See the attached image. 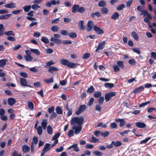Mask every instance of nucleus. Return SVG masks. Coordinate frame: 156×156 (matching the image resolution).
<instances>
[{
	"instance_id": "nucleus-1",
	"label": "nucleus",
	"mask_w": 156,
	"mask_h": 156,
	"mask_svg": "<svg viewBox=\"0 0 156 156\" xmlns=\"http://www.w3.org/2000/svg\"><path fill=\"white\" fill-rule=\"evenodd\" d=\"M84 120V118L82 116L75 117L72 119L70 123L72 125L77 124L78 126H81L83 124Z\"/></svg>"
},
{
	"instance_id": "nucleus-2",
	"label": "nucleus",
	"mask_w": 156,
	"mask_h": 156,
	"mask_svg": "<svg viewBox=\"0 0 156 156\" xmlns=\"http://www.w3.org/2000/svg\"><path fill=\"white\" fill-rule=\"evenodd\" d=\"M85 9L83 7H80L79 5H74L71 9V11L73 13L79 12L81 13H83L85 11Z\"/></svg>"
},
{
	"instance_id": "nucleus-3",
	"label": "nucleus",
	"mask_w": 156,
	"mask_h": 156,
	"mask_svg": "<svg viewBox=\"0 0 156 156\" xmlns=\"http://www.w3.org/2000/svg\"><path fill=\"white\" fill-rule=\"evenodd\" d=\"M60 62L62 65L72 68H76L78 65L76 63L71 62L65 59H61Z\"/></svg>"
},
{
	"instance_id": "nucleus-4",
	"label": "nucleus",
	"mask_w": 156,
	"mask_h": 156,
	"mask_svg": "<svg viewBox=\"0 0 156 156\" xmlns=\"http://www.w3.org/2000/svg\"><path fill=\"white\" fill-rule=\"evenodd\" d=\"M116 95V92L114 91L110 92L105 94V99L106 102H108L111 98L115 96Z\"/></svg>"
},
{
	"instance_id": "nucleus-5",
	"label": "nucleus",
	"mask_w": 156,
	"mask_h": 156,
	"mask_svg": "<svg viewBox=\"0 0 156 156\" xmlns=\"http://www.w3.org/2000/svg\"><path fill=\"white\" fill-rule=\"evenodd\" d=\"M72 129L74 130V133L75 134L77 135L79 134L82 129L81 126H76L74 125L72 127Z\"/></svg>"
},
{
	"instance_id": "nucleus-6",
	"label": "nucleus",
	"mask_w": 156,
	"mask_h": 156,
	"mask_svg": "<svg viewBox=\"0 0 156 156\" xmlns=\"http://www.w3.org/2000/svg\"><path fill=\"white\" fill-rule=\"evenodd\" d=\"M86 106L85 105H81L78 110L76 112V114L78 115H80V113H82L86 109Z\"/></svg>"
},
{
	"instance_id": "nucleus-7",
	"label": "nucleus",
	"mask_w": 156,
	"mask_h": 156,
	"mask_svg": "<svg viewBox=\"0 0 156 156\" xmlns=\"http://www.w3.org/2000/svg\"><path fill=\"white\" fill-rule=\"evenodd\" d=\"M94 26H95L94 25V23L92 21H89L87 23V30L88 31H90L92 29V27H94Z\"/></svg>"
},
{
	"instance_id": "nucleus-8",
	"label": "nucleus",
	"mask_w": 156,
	"mask_h": 156,
	"mask_svg": "<svg viewBox=\"0 0 156 156\" xmlns=\"http://www.w3.org/2000/svg\"><path fill=\"white\" fill-rule=\"evenodd\" d=\"M105 42L104 41H101L99 43L97 49L95 50V51L97 52L99 50H102L104 48V45Z\"/></svg>"
},
{
	"instance_id": "nucleus-9",
	"label": "nucleus",
	"mask_w": 156,
	"mask_h": 156,
	"mask_svg": "<svg viewBox=\"0 0 156 156\" xmlns=\"http://www.w3.org/2000/svg\"><path fill=\"white\" fill-rule=\"evenodd\" d=\"M136 126L138 128H144L146 127V124L144 122H138L135 123Z\"/></svg>"
},
{
	"instance_id": "nucleus-10",
	"label": "nucleus",
	"mask_w": 156,
	"mask_h": 156,
	"mask_svg": "<svg viewBox=\"0 0 156 156\" xmlns=\"http://www.w3.org/2000/svg\"><path fill=\"white\" fill-rule=\"evenodd\" d=\"M5 7L6 8L11 9L15 8L16 7V5L15 3L11 2L9 3L5 4Z\"/></svg>"
},
{
	"instance_id": "nucleus-11",
	"label": "nucleus",
	"mask_w": 156,
	"mask_h": 156,
	"mask_svg": "<svg viewBox=\"0 0 156 156\" xmlns=\"http://www.w3.org/2000/svg\"><path fill=\"white\" fill-rule=\"evenodd\" d=\"M94 30L98 34H101L104 33V31L102 29H101L99 27H97L96 26H94Z\"/></svg>"
},
{
	"instance_id": "nucleus-12",
	"label": "nucleus",
	"mask_w": 156,
	"mask_h": 156,
	"mask_svg": "<svg viewBox=\"0 0 156 156\" xmlns=\"http://www.w3.org/2000/svg\"><path fill=\"white\" fill-rule=\"evenodd\" d=\"M144 89V87L143 86H140L135 89L133 92L134 94H137L139 92H141Z\"/></svg>"
},
{
	"instance_id": "nucleus-13",
	"label": "nucleus",
	"mask_w": 156,
	"mask_h": 156,
	"mask_svg": "<svg viewBox=\"0 0 156 156\" xmlns=\"http://www.w3.org/2000/svg\"><path fill=\"white\" fill-rule=\"evenodd\" d=\"M7 101L9 105L12 106L16 103V100L13 98H9L8 99Z\"/></svg>"
},
{
	"instance_id": "nucleus-14",
	"label": "nucleus",
	"mask_w": 156,
	"mask_h": 156,
	"mask_svg": "<svg viewBox=\"0 0 156 156\" xmlns=\"http://www.w3.org/2000/svg\"><path fill=\"white\" fill-rule=\"evenodd\" d=\"M119 15L118 12H114L111 16V19L116 20L118 19L119 17Z\"/></svg>"
},
{
	"instance_id": "nucleus-15",
	"label": "nucleus",
	"mask_w": 156,
	"mask_h": 156,
	"mask_svg": "<svg viewBox=\"0 0 156 156\" xmlns=\"http://www.w3.org/2000/svg\"><path fill=\"white\" fill-rule=\"evenodd\" d=\"M48 124L47 121L46 119H43L41 123V125L43 129L45 130L47 128V126Z\"/></svg>"
},
{
	"instance_id": "nucleus-16",
	"label": "nucleus",
	"mask_w": 156,
	"mask_h": 156,
	"mask_svg": "<svg viewBox=\"0 0 156 156\" xmlns=\"http://www.w3.org/2000/svg\"><path fill=\"white\" fill-rule=\"evenodd\" d=\"M71 148H73L74 151L76 152H78L79 149L78 147V145L77 144H74L68 148V149L69 150Z\"/></svg>"
},
{
	"instance_id": "nucleus-17",
	"label": "nucleus",
	"mask_w": 156,
	"mask_h": 156,
	"mask_svg": "<svg viewBox=\"0 0 156 156\" xmlns=\"http://www.w3.org/2000/svg\"><path fill=\"white\" fill-rule=\"evenodd\" d=\"M20 83L21 85L23 87H26L27 86V82L25 79L23 78H20Z\"/></svg>"
},
{
	"instance_id": "nucleus-18",
	"label": "nucleus",
	"mask_w": 156,
	"mask_h": 156,
	"mask_svg": "<svg viewBox=\"0 0 156 156\" xmlns=\"http://www.w3.org/2000/svg\"><path fill=\"white\" fill-rule=\"evenodd\" d=\"M58 69L54 66H50L48 69V71L51 73H53L54 71H58Z\"/></svg>"
},
{
	"instance_id": "nucleus-19",
	"label": "nucleus",
	"mask_w": 156,
	"mask_h": 156,
	"mask_svg": "<svg viewBox=\"0 0 156 156\" xmlns=\"http://www.w3.org/2000/svg\"><path fill=\"white\" fill-rule=\"evenodd\" d=\"M51 41L54 42L55 43L57 44H61L62 43V41L60 39H56L55 38L52 37L50 39Z\"/></svg>"
},
{
	"instance_id": "nucleus-20",
	"label": "nucleus",
	"mask_w": 156,
	"mask_h": 156,
	"mask_svg": "<svg viewBox=\"0 0 156 156\" xmlns=\"http://www.w3.org/2000/svg\"><path fill=\"white\" fill-rule=\"evenodd\" d=\"M68 104L66 105L65 106V108L68 111V112L67 114V115L68 116H69L72 115V108H69L68 106Z\"/></svg>"
},
{
	"instance_id": "nucleus-21",
	"label": "nucleus",
	"mask_w": 156,
	"mask_h": 156,
	"mask_svg": "<svg viewBox=\"0 0 156 156\" xmlns=\"http://www.w3.org/2000/svg\"><path fill=\"white\" fill-rule=\"evenodd\" d=\"M112 144H113V145L115 147H119L122 145L121 142L119 141H117L116 142L112 141Z\"/></svg>"
},
{
	"instance_id": "nucleus-22",
	"label": "nucleus",
	"mask_w": 156,
	"mask_h": 156,
	"mask_svg": "<svg viewBox=\"0 0 156 156\" xmlns=\"http://www.w3.org/2000/svg\"><path fill=\"white\" fill-rule=\"evenodd\" d=\"M90 16L92 17L93 18H94L96 16H97L98 17H100L101 16V15L100 12H95L94 13H91L90 14Z\"/></svg>"
},
{
	"instance_id": "nucleus-23",
	"label": "nucleus",
	"mask_w": 156,
	"mask_h": 156,
	"mask_svg": "<svg viewBox=\"0 0 156 156\" xmlns=\"http://www.w3.org/2000/svg\"><path fill=\"white\" fill-rule=\"evenodd\" d=\"M22 150L23 153L28 152L30 150V148L27 145H24L22 147Z\"/></svg>"
},
{
	"instance_id": "nucleus-24",
	"label": "nucleus",
	"mask_w": 156,
	"mask_h": 156,
	"mask_svg": "<svg viewBox=\"0 0 156 156\" xmlns=\"http://www.w3.org/2000/svg\"><path fill=\"white\" fill-rule=\"evenodd\" d=\"M8 60L6 59H2L0 60V67H3L6 64Z\"/></svg>"
},
{
	"instance_id": "nucleus-25",
	"label": "nucleus",
	"mask_w": 156,
	"mask_h": 156,
	"mask_svg": "<svg viewBox=\"0 0 156 156\" xmlns=\"http://www.w3.org/2000/svg\"><path fill=\"white\" fill-rule=\"evenodd\" d=\"M11 13L7 14L5 15L0 16V20H5L8 18L11 15Z\"/></svg>"
},
{
	"instance_id": "nucleus-26",
	"label": "nucleus",
	"mask_w": 156,
	"mask_h": 156,
	"mask_svg": "<svg viewBox=\"0 0 156 156\" xmlns=\"http://www.w3.org/2000/svg\"><path fill=\"white\" fill-rule=\"evenodd\" d=\"M101 12L103 14H107L108 11V9L106 7H103L100 9Z\"/></svg>"
},
{
	"instance_id": "nucleus-27",
	"label": "nucleus",
	"mask_w": 156,
	"mask_h": 156,
	"mask_svg": "<svg viewBox=\"0 0 156 156\" xmlns=\"http://www.w3.org/2000/svg\"><path fill=\"white\" fill-rule=\"evenodd\" d=\"M94 88L93 86H91L87 90V93H92L94 92Z\"/></svg>"
},
{
	"instance_id": "nucleus-28",
	"label": "nucleus",
	"mask_w": 156,
	"mask_h": 156,
	"mask_svg": "<svg viewBox=\"0 0 156 156\" xmlns=\"http://www.w3.org/2000/svg\"><path fill=\"white\" fill-rule=\"evenodd\" d=\"M104 86L106 88L111 89L114 87V84L110 83H106L105 84Z\"/></svg>"
},
{
	"instance_id": "nucleus-29",
	"label": "nucleus",
	"mask_w": 156,
	"mask_h": 156,
	"mask_svg": "<svg viewBox=\"0 0 156 156\" xmlns=\"http://www.w3.org/2000/svg\"><path fill=\"white\" fill-rule=\"evenodd\" d=\"M28 106V108L31 110H33L34 109V104L30 101H28L27 103Z\"/></svg>"
},
{
	"instance_id": "nucleus-30",
	"label": "nucleus",
	"mask_w": 156,
	"mask_h": 156,
	"mask_svg": "<svg viewBox=\"0 0 156 156\" xmlns=\"http://www.w3.org/2000/svg\"><path fill=\"white\" fill-rule=\"evenodd\" d=\"M30 51L37 55H39L40 54V51L37 49L30 48Z\"/></svg>"
},
{
	"instance_id": "nucleus-31",
	"label": "nucleus",
	"mask_w": 156,
	"mask_h": 156,
	"mask_svg": "<svg viewBox=\"0 0 156 156\" xmlns=\"http://www.w3.org/2000/svg\"><path fill=\"white\" fill-rule=\"evenodd\" d=\"M37 130L38 134L39 135H41L42 133L43 130L42 127L41 126H39L37 128H35Z\"/></svg>"
},
{
	"instance_id": "nucleus-32",
	"label": "nucleus",
	"mask_w": 156,
	"mask_h": 156,
	"mask_svg": "<svg viewBox=\"0 0 156 156\" xmlns=\"http://www.w3.org/2000/svg\"><path fill=\"white\" fill-rule=\"evenodd\" d=\"M106 2L104 0L101 1L98 4V5L99 7H105L106 6Z\"/></svg>"
},
{
	"instance_id": "nucleus-33",
	"label": "nucleus",
	"mask_w": 156,
	"mask_h": 156,
	"mask_svg": "<svg viewBox=\"0 0 156 156\" xmlns=\"http://www.w3.org/2000/svg\"><path fill=\"white\" fill-rule=\"evenodd\" d=\"M101 92L98 91H95L94 94V96L96 98H98L99 97H101Z\"/></svg>"
},
{
	"instance_id": "nucleus-34",
	"label": "nucleus",
	"mask_w": 156,
	"mask_h": 156,
	"mask_svg": "<svg viewBox=\"0 0 156 156\" xmlns=\"http://www.w3.org/2000/svg\"><path fill=\"white\" fill-rule=\"evenodd\" d=\"M24 58L27 62L30 61L33 59V57L30 55H25Z\"/></svg>"
},
{
	"instance_id": "nucleus-35",
	"label": "nucleus",
	"mask_w": 156,
	"mask_h": 156,
	"mask_svg": "<svg viewBox=\"0 0 156 156\" xmlns=\"http://www.w3.org/2000/svg\"><path fill=\"white\" fill-rule=\"evenodd\" d=\"M84 22L83 20H80L78 24V25L80 27V30H84V28L83 27Z\"/></svg>"
},
{
	"instance_id": "nucleus-36",
	"label": "nucleus",
	"mask_w": 156,
	"mask_h": 156,
	"mask_svg": "<svg viewBox=\"0 0 156 156\" xmlns=\"http://www.w3.org/2000/svg\"><path fill=\"white\" fill-rule=\"evenodd\" d=\"M31 6L30 5H25L23 7L24 11L25 12H28L30 9Z\"/></svg>"
},
{
	"instance_id": "nucleus-37",
	"label": "nucleus",
	"mask_w": 156,
	"mask_h": 156,
	"mask_svg": "<svg viewBox=\"0 0 156 156\" xmlns=\"http://www.w3.org/2000/svg\"><path fill=\"white\" fill-rule=\"evenodd\" d=\"M69 37L72 38H75L77 37L76 34L73 32H70L69 33H68V35Z\"/></svg>"
},
{
	"instance_id": "nucleus-38",
	"label": "nucleus",
	"mask_w": 156,
	"mask_h": 156,
	"mask_svg": "<svg viewBox=\"0 0 156 156\" xmlns=\"http://www.w3.org/2000/svg\"><path fill=\"white\" fill-rule=\"evenodd\" d=\"M56 113L58 114H62V108L59 106H57L56 108Z\"/></svg>"
},
{
	"instance_id": "nucleus-39",
	"label": "nucleus",
	"mask_w": 156,
	"mask_h": 156,
	"mask_svg": "<svg viewBox=\"0 0 156 156\" xmlns=\"http://www.w3.org/2000/svg\"><path fill=\"white\" fill-rule=\"evenodd\" d=\"M47 131L48 133L49 134L51 135L52 133V129L50 125H48L47 128Z\"/></svg>"
},
{
	"instance_id": "nucleus-40",
	"label": "nucleus",
	"mask_w": 156,
	"mask_h": 156,
	"mask_svg": "<svg viewBox=\"0 0 156 156\" xmlns=\"http://www.w3.org/2000/svg\"><path fill=\"white\" fill-rule=\"evenodd\" d=\"M131 35L136 40H138V37L136 33L134 31H133L131 33Z\"/></svg>"
},
{
	"instance_id": "nucleus-41",
	"label": "nucleus",
	"mask_w": 156,
	"mask_h": 156,
	"mask_svg": "<svg viewBox=\"0 0 156 156\" xmlns=\"http://www.w3.org/2000/svg\"><path fill=\"white\" fill-rule=\"evenodd\" d=\"M4 34L7 36L12 35V36H14L15 35V34L12 31H7L5 32Z\"/></svg>"
},
{
	"instance_id": "nucleus-42",
	"label": "nucleus",
	"mask_w": 156,
	"mask_h": 156,
	"mask_svg": "<svg viewBox=\"0 0 156 156\" xmlns=\"http://www.w3.org/2000/svg\"><path fill=\"white\" fill-rule=\"evenodd\" d=\"M151 138L150 137H148L145 138V139L141 140L140 142V144H142L146 143Z\"/></svg>"
},
{
	"instance_id": "nucleus-43",
	"label": "nucleus",
	"mask_w": 156,
	"mask_h": 156,
	"mask_svg": "<svg viewBox=\"0 0 156 156\" xmlns=\"http://www.w3.org/2000/svg\"><path fill=\"white\" fill-rule=\"evenodd\" d=\"M41 41L45 43H49V41L48 38L46 37H43L41 39Z\"/></svg>"
},
{
	"instance_id": "nucleus-44",
	"label": "nucleus",
	"mask_w": 156,
	"mask_h": 156,
	"mask_svg": "<svg viewBox=\"0 0 156 156\" xmlns=\"http://www.w3.org/2000/svg\"><path fill=\"white\" fill-rule=\"evenodd\" d=\"M99 140L94 136H92L91 139L90 140V142L92 143H95L98 141Z\"/></svg>"
},
{
	"instance_id": "nucleus-45",
	"label": "nucleus",
	"mask_w": 156,
	"mask_h": 156,
	"mask_svg": "<svg viewBox=\"0 0 156 156\" xmlns=\"http://www.w3.org/2000/svg\"><path fill=\"white\" fill-rule=\"evenodd\" d=\"M3 25L0 24V36H2L3 34Z\"/></svg>"
},
{
	"instance_id": "nucleus-46",
	"label": "nucleus",
	"mask_w": 156,
	"mask_h": 156,
	"mask_svg": "<svg viewBox=\"0 0 156 156\" xmlns=\"http://www.w3.org/2000/svg\"><path fill=\"white\" fill-rule=\"evenodd\" d=\"M60 135L61 133L60 132H58L55 134L52 137V140H53L57 139V138L60 136Z\"/></svg>"
},
{
	"instance_id": "nucleus-47",
	"label": "nucleus",
	"mask_w": 156,
	"mask_h": 156,
	"mask_svg": "<svg viewBox=\"0 0 156 156\" xmlns=\"http://www.w3.org/2000/svg\"><path fill=\"white\" fill-rule=\"evenodd\" d=\"M44 81L46 83L49 84L52 83L53 82V78L52 77L51 78L49 79H44Z\"/></svg>"
},
{
	"instance_id": "nucleus-48",
	"label": "nucleus",
	"mask_w": 156,
	"mask_h": 156,
	"mask_svg": "<svg viewBox=\"0 0 156 156\" xmlns=\"http://www.w3.org/2000/svg\"><path fill=\"white\" fill-rule=\"evenodd\" d=\"M104 97L103 96L101 97L98 99V104L101 105L102 104L104 101Z\"/></svg>"
},
{
	"instance_id": "nucleus-49",
	"label": "nucleus",
	"mask_w": 156,
	"mask_h": 156,
	"mask_svg": "<svg viewBox=\"0 0 156 156\" xmlns=\"http://www.w3.org/2000/svg\"><path fill=\"white\" fill-rule=\"evenodd\" d=\"M51 30L54 32L58 31L59 30V28L58 26H52L51 28Z\"/></svg>"
},
{
	"instance_id": "nucleus-50",
	"label": "nucleus",
	"mask_w": 156,
	"mask_h": 156,
	"mask_svg": "<svg viewBox=\"0 0 156 156\" xmlns=\"http://www.w3.org/2000/svg\"><path fill=\"white\" fill-rule=\"evenodd\" d=\"M48 113L50 114L54 112V108L53 106H52L49 108L48 109Z\"/></svg>"
},
{
	"instance_id": "nucleus-51",
	"label": "nucleus",
	"mask_w": 156,
	"mask_h": 156,
	"mask_svg": "<svg viewBox=\"0 0 156 156\" xmlns=\"http://www.w3.org/2000/svg\"><path fill=\"white\" fill-rule=\"evenodd\" d=\"M125 7V5L123 4H121L118 6L116 7V9L118 10H121L123 9Z\"/></svg>"
},
{
	"instance_id": "nucleus-52",
	"label": "nucleus",
	"mask_w": 156,
	"mask_h": 156,
	"mask_svg": "<svg viewBox=\"0 0 156 156\" xmlns=\"http://www.w3.org/2000/svg\"><path fill=\"white\" fill-rule=\"evenodd\" d=\"M117 63L118 65L120 68H122L124 67V66L123 64V62L122 61H118L117 62Z\"/></svg>"
},
{
	"instance_id": "nucleus-53",
	"label": "nucleus",
	"mask_w": 156,
	"mask_h": 156,
	"mask_svg": "<svg viewBox=\"0 0 156 156\" xmlns=\"http://www.w3.org/2000/svg\"><path fill=\"white\" fill-rule=\"evenodd\" d=\"M109 134V132L108 131H105L104 132H101V135L104 137L108 136Z\"/></svg>"
},
{
	"instance_id": "nucleus-54",
	"label": "nucleus",
	"mask_w": 156,
	"mask_h": 156,
	"mask_svg": "<svg viewBox=\"0 0 156 156\" xmlns=\"http://www.w3.org/2000/svg\"><path fill=\"white\" fill-rule=\"evenodd\" d=\"M132 50L133 51L138 54V55H140L141 53V51L138 48H133Z\"/></svg>"
},
{
	"instance_id": "nucleus-55",
	"label": "nucleus",
	"mask_w": 156,
	"mask_h": 156,
	"mask_svg": "<svg viewBox=\"0 0 156 156\" xmlns=\"http://www.w3.org/2000/svg\"><path fill=\"white\" fill-rule=\"evenodd\" d=\"M57 116V114L55 112H53L52 114L50 115L49 117V119L51 120L54 118L56 117Z\"/></svg>"
},
{
	"instance_id": "nucleus-56",
	"label": "nucleus",
	"mask_w": 156,
	"mask_h": 156,
	"mask_svg": "<svg viewBox=\"0 0 156 156\" xmlns=\"http://www.w3.org/2000/svg\"><path fill=\"white\" fill-rule=\"evenodd\" d=\"M60 33L61 34L64 36L68 35L69 33L67 31L64 30H61Z\"/></svg>"
},
{
	"instance_id": "nucleus-57",
	"label": "nucleus",
	"mask_w": 156,
	"mask_h": 156,
	"mask_svg": "<svg viewBox=\"0 0 156 156\" xmlns=\"http://www.w3.org/2000/svg\"><path fill=\"white\" fill-rule=\"evenodd\" d=\"M74 135V131L72 130H70L69 131L68 134V136L69 137L73 136Z\"/></svg>"
},
{
	"instance_id": "nucleus-58",
	"label": "nucleus",
	"mask_w": 156,
	"mask_h": 156,
	"mask_svg": "<svg viewBox=\"0 0 156 156\" xmlns=\"http://www.w3.org/2000/svg\"><path fill=\"white\" fill-rule=\"evenodd\" d=\"M54 64V63L53 62V61L51 60L50 62H48L46 63V65L45 67L46 68L47 66H50L51 65Z\"/></svg>"
},
{
	"instance_id": "nucleus-59",
	"label": "nucleus",
	"mask_w": 156,
	"mask_h": 156,
	"mask_svg": "<svg viewBox=\"0 0 156 156\" xmlns=\"http://www.w3.org/2000/svg\"><path fill=\"white\" fill-rule=\"evenodd\" d=\"M101 105L98 104L95 107V109L96 111L100 112L101 109V107L100 106Z\"/></svg>"
},
{
	"instance_id": "nucleus-60",
	"label": "nucleus",
	"mask_w": 156,
	"mask_h": 156,
	"mask_svg": "<svg viewBox=\"0 0 156 156\" xmlns=\"http://www.w3.org/2000/svg\"><path fill=\"white\" fill-rule=\"evenodd\" d=\"M93 153L97 156H101L102 155V153L98 151H95L93 152Z\"/></svg>"
},
{
	"instance_id": "nucleus-61",
	"label": "nucleus",
	"mask_w": 156,
	"mask_h": 156,
	"mask_svg": "<svg viewBox=\"0 0 156 156\" xmlns=\"http://www.w3.org/2000/svg\"><path fill=\"white\" fill-rule=\"evenodd\" d=\"M90 56V54L89 53H86L83 54L82 58L84 59H87L89 58Z\"/></svg>"
},
{
	"instance_id": "nucleus-62",
	"label": "nucleus",
	"mask_w": 156,
	"mask_h": 156,
	"mask_svg": "<svg viewBox=\"0 0 156 156\" xmlns=\"http://www.w3.org/2000/svg\"><path fill=\"white\" fill-rule=\"evenodd\" d=\"M94 102V99L93 98H91L88 103V105L89 106H91L93 103Z\"/></svg>"
},
{
	"instance_id": "nucleus-63",
	"label": "nucleus",
	"mask_w": 156,
	"mask_h": 156,
	"mask_svg": "<svg viewBox=\"0 0 156 156\" xmlns=\"http://www.w3.org/2000/svg\"><path fill=\"white\" fill-rule=\"evenodd\" d=\"M114 71L115 72H117L119 70V68L117 65H115L113 66Z\"/></svg>"
},
{
	"instance_id": "nucleus-64",
	"label": "nucleus",
	"mask_w": 156,
	"mask_h": 156,
	"mask_svg": "<svg viewBox=\"0 0 156 156\" xmlns=\"http://www.w3.org/2000/svg\"><path fill=\"white\" fill-rule=\"evenodd\" d=\"M19 74L20 76L24 78H27L28 76V74L26 73L20 72Z\"/></svg>"
}]
</instances>
